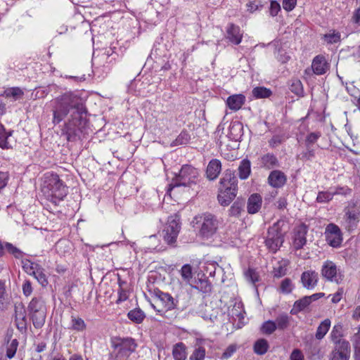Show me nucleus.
<instances>
[{"mask_svg": "<svg viewBox=\"0 0 360 360\" xmlns=\"http://www.w3.org/2000/svg\"><path fill=\"white\" fill-rule=\"evenodd\" d=\"M53 123L61 122L70 115L62 129L68 141H75L84 138L86 133L87 110L85 101L77 91H67L51 101Z\"/></svg>", "mask_w": 360, "mask_h": 360, "instance_id": "f257e3e1", "label": "nucleus"}, {"mask_svg": "<svg viewBox=\"0 0 360 360\" xmlns=\"http://www.w3.org/2000/svg\"><path fill=\"white\" fill-rule=\"evenodd\" d=\"M238 179L235 172L231 169L224 171L218 186L217 199L221 206H228L236 197Z\"/></svg>", "mask_w": 360, "mask_h": 360, "instance_id": "f03ea898", "label": "nucleus"}, {"mask_svg": "<svg viewBox=\"0 0 360 360\" xmlns=\"http://www.w3.org/2000/svg\"><path fill=\"white\" fill-rule=\"evenodd\" d=\"M191 224L201 238L208 239L217 233L219 221L214 214L204 212L195 216Z\"/></svg>", "mask_w": 360, "mask_h": 360, "instance_id": "7ed1b4c3", "label": "nucleus"}, {"mask_svg": "<svg viewBox=\"0 0 360 360\" xmlns=\"http://www.w3.org/2000/svg\"><path fill=\"white\" fill-rule=\"evenodd\" d=\"M46 185L42 188L46 198L55 205L63 200L68 194V190L63 181L57 174H51L46 181Z\"/></svg>", "mask_w": 360, "mask_h": 360, "instance_id": "20e7f679", "label": "nucleus"}, {"mask_svg": "<svg viewBox=\"0 0 360 360\" xmlns=\"http://www.w3.org/2000/svg\"><path fill=\"white\" fill-rule=\"evenodd\" d=\"M152 293L155 298V303L151 304L152 307L159 315L169 318L167 313L176 309L179 301L169 293L164 292L158 288L153 289Z\"/></svg>", "mask_w": 360, "mask_h": 360, "instance_id": "39448f33", "label": "nucleus"}, {"mask_svg": "<svg viewBox=\"0 0 360 360\" xmlns=\"http://www.w3.org/2000/svg\"><path fill=\"white\" fill-rule=\"evenodd\" d=\"M111 346L113 348L111 355L115 360H127L136 350L137 344L132 338L115 337L111 339Z\"/></svg>", "mask_w": 360, "mask_h": 360, "instance_id": "423d86ee", "label": "nucleus"}, {"mask_svg": "<svg viewBox=\"0 0 360 360\" xmlns=\"http://www.w3.org/2000/svg\"><path fill=\"white\" fill-rule=\"evenodd\" d=\"M198 175V171L195 167L188 165H183L179 174L169 185V190L178 186H190L196 183Z\"/></svg>", "mask_w": 360, "mask_h": 360, "instance_id": "0eeeda50", "label": "nucleus"}, {"mask_svg": "<svg viewBox=\"0 0 360 360\" xmlns=\"http://www.w3.org/2000/svg\"><path fill=\"white\" fill-rule=\"evenodd\" d=\"M281 224H283V221H278L268 229L264 241L268 250L273 253L276 252L284 242V233Z\"/></svg>", "mask_w": 360, "mask_h": 360, "instance_id": "6e6552de", "label": "nucleus"}, {"mask_svg": "<svg viewBox=\"0 0 360 360\" xmlns=\"http://www.w3.org/2000/svg\"><path fill=\"white\" fill-rule=\"evenodd\" d=\"M344 211L346 228L349 231L354 230L360 220V202L354 200L349 201Z\"/></svg>", "mask_w": 360, "mask_h": 360, "instance_id": "1a4fd4ad", "label": "nucleus"}, {"mask_svg": "<svg viewBox=\"0 0 360 360\" xmlns=\"http://www.w3.org/2000/svg\"><path fill=\"white\" fill-rule=\"evenodd\" d=\"M180 229L179 221L172 216L169 217L162 232L164 240L168 245H174L176 242Z\"/></svg>", "mask_w": 360, "mask_h": 360, "instance_id": "9d476101", "label": "nucleus"}, {"mask_svg": "<svg viewBox=\"0 0 360 360\" xmlns=\"http://www.w3.org/2000/svg\"><path fill=\"white\" fill-rule=\"evenodd\" d=\"M322 278L328 282L339 284L342 280V276L338 269L337 265L330 260L323 262L321 269Z\"/></svg>", "mask_w": 360, "mask_h": 360, "instance_id": "9b49d317", "label": "nucleus"}, {"mask_svg": "<svg viewBox=\"0 0 360 360\" xmlns=\"http://www.w3.org/2000/svg\"><path fill=\"white\" fill-rule=\"evenodd\" d=\"M326 240L328 244L333 248H338L342 242L340 229L334 224H329L325 231Z\"/></svg>", "mask_w": 360, "mask_h": 360, "instance_id": "f8f14e48", "label": "nucleus"}, {"mask_svg": "<svg viewBox=\"0 0 360 360\" xmlns=\"http://www.w3.org/2000/svg\"><path fill=\"white\" fill-rule=\"evenodd\" d=\"M15 324L18 330L25 333L27 328V318L26 309L22 302L15 304L14 307Z\"/></svg>", "mask_w": 360, "mask_h": 360, "instance_id": "ddd939ff", "label": "nucleus"}, {"mask_svg": "<svg viewBox=\"0 0 360 360\" xmlns=\"http://www.w3.org/2000/svg\"><path fill=\"white\" fill-rule=\"evenodd\" d=\"M319 274L314 270H307L301 274L300 281L303 288L314 290L319 283Z\"/></svg>", "mask_w": 360, "mask_h": 360, "instance_id": "4468645a", "label": "nucleus"}, {"mask_svg": "<svg viewBox=\"0 0 360 360\" xmlns=\"http://www.w3.org/2000/svg\"><path fill=\"white\" fill-rule=\"evenodd\" d=\"M350 356L349 342H342L334 346L330 360H349Z\"/></svg>", "mask_w": 360, "mask_h": 360, "instance_id": "2eb2a0df", "label": "nucleus"}, {"mask_svg": "<svg viewBox=\"0 0 360 360\" xmlns=\"http://www.w3.org/2000/svg\"><path fill=\"white\" fill-rule=\"evenodd\" d=\"M243 32L238 25L229 23L226 28V39L234 45H238L243 39Z\"/></svg>", "mask_w": 360, "mask_h": 360, "instance_id": "dca6fc26", "label": "nucleus"}, {"mask_svg": "<svg viewBox=\"0 0 360 360\" xmlns=\"http://www.w3.org/2000/svg\"><path fill=\"white\" fill-rule=\"evenodd\" d=\"M329 66L326 57L321 54L317 55L313 58L311 65L314 74L316 75H322L326 73Z\"/></svg>", "mask_w": 360, "mask_h": 360, "instance_id": "f3484780", "label": "nucleus"}, {"mask_svg": "<svg viewBox=\"0 0 360 360\" xmlns=\"http://www.w3.org/2000/svg\"><path fill=\"white\" fill-rule=\"evenodd\" d=\"M268 184L273 188H282L287 181V176L281 170H273L270 172L268 179Z\"/></svg>", "mask_w": 360, "mask_h": 360, "instance_id": "a211bd4d", "label": "nucleus"}, {"mask_svg": "<svg viewBox=\"0 0 360 360\" xmlns=\"http://www.w3.org/2000/svg\"><path fill=\"white\" fill-rule=\"evenodd\" d=\"M307 231L308 228L304 224H302L295 228L293 245L296 250L302 248L303 246L306 244V236Z\"/></svg>", "mask_w": 360, "mask_h": 360, "instance_id": "6ab92c4d", "label": "nucleus"}, {"mask_svg": "<svg viewBox=\"0 0 360 360\" xmlns=\"http://www.w3.org/2000/svg\"><path fill=\"white\" fill-rule=\"evenodd\" d=\"M244 308L241 302H236L232 308L229 309V315L235 320H238L237 328H241L244 325Z\"/></svg>", "mask_w": 360, "mask_h": 360, "instance_id": "aec40b11", "label": "nucleus"}, {"mask_svg": "<svg viewBox=\"0 0 360 360\" xmlns=\"http://www.w3.org/2000/svg\"><path fill=\"white\" fill-rule=\"evenodd\" d=\"M200 275L198 274V276ZM191 287L197 289L204 294H210L212 289V285L207 278L204 274L200 277L195 278L193 283H190Z\"/></svg>", "mask_w": 360, "mask_h": 360, "instance_id": "412c9836", "label": "nucleus"}, {"mask_svg": "<svg viewBox=\"0 0 360 360\" xmlns=\"http://www.w3.org/2000/svg\"><path fill=\"white\" fill-rule=\"evenodd\" d=\"M221 171V162L218 159H212L206 169V176L209 180L216 179Z\"/></svg>", "mask_w": 360, "mask_h": 360, "instance_id": "4be33fe9", "label": "nucleus"}, {"mask_svg": "<svg viewBox=\"0 0 360 360\" xmlns=\"http://www.w3.org/2000/svg\"><path fill=\"white\" fill-rule=\"evenodd\" d=\"M245 102V96L243 94H234L227 98L226 103L233 111L240 110Z\"/></svg>", "mask_w": 360, "mask_h": 360, "instance_id": "5701e85b", "label": "nucleus"}, {"mask_svg": "<svg viewBox=\"0 0 360 360\" xmlns=\"http://www.w3.org/2000/svg\"><path fill=\"white\" fill-rule=\"evenodd\" d=\"M262 202V200L259 194H252L248 200V212L251 214L257 213L261 208Z\"/></svg>", "mask_w": 360, "mask_h": 360, "instance_id": "b1692460", "label": "nucleus"}, {"mask_svg": "<svg viewBox=\"0 0 360 360\" xmlns=\"http://www.w3.org/2000/svg\"><path fill=\"white\" fill-rule=\"evenodd\" d=\"M27 311L28 314L36 311H47L44 299L41 297H34L28 304Z\"/></svg>", "mask_w": 360, "mask_h": 360, "instance_id": "393cba45", "label": "nucleus"}, {"mask_svg": "<svg viewBox=\"0 0 360 360\" xmlns=\"http://www.w3.org/2000/svg\"><path fill=\"white\" fill-rule=\"evenodd\" d=\"M261 167L266 169H271L279 167V162L276 156L273 153H266L260 158Z\"/></svg>", "mask_w": 360, "mask_h": 360, "instance_id": "a878e982", "label": "nucleus"}, {"mask_svg": "<svg viewBox=\"0 0 360 360\" xmlns=\"http://www.w3.org/2000/svg\"><path fill=\"white\" fill-rule=\"evenodd\" d=\"M28 316L36 329H40L44 326L46 318V311L29 313Z\"/></svg>", "mask_w": 360, "mask_h": 360, "instance_id": "bb28decb", "label": "nucleus"}, {"mask_svg": "<svg viewBox=\"0 0 360 360\" xmlns=\"http://www.w3.org/2000/svg\"><path fill=\"white\" fill-rule=\"evenodd\" d=\"M238 177L241 180L247 179L251 174V162L248 159H243L240 161L238 168Z\"/></svg>", "mask_w": 360, "mask_h": 360, "instance_id": "cd10ccee", "label": "nucleus"}, {"mask_svg": "<svg viewBox=\"0 0 360 360\" xmlns=\"http://www.w3.org/2000/svg\"><path fill=\"white\" fill-rule=\"evenodd\" d=\"M243 125L239 122L232 123L229 127L228 137L231 141H238L242 136Z\"/></svg>", "mask_w": 360, "mask_h": 360, "instance_id": "c85d7f7f", "label": "nucleus"}, {"mask_svg": "<svg viewBox=\"0 0 360 360\" xmlns=\"http://www.w3.org/2000/svg\"><path fill=\"white\" fill-rule=\"evenodd\" d=\"M342 326L340 324L335 325L330 333V338L334 344V346L343 342H349L345 339L342 338Z\"/></svg>", "mask_w": 360, "mask_h": 360, "instance_id": "c756f323", "label": "nucleus"}, {"mask_svg": "<svg viewBox=\"0 0 360 360\" xmlns=\"http://www.w3.org/2000/svg\"><path fill=\"white\" fill-rule=\"evenodd\" d=\"M172 355L174 360H186L187 356L186 345L183 342L175 344L172 349Z\"/></svg>", "mask_w": 360, "mask_h": 360, "instance_id": "7c9ffc66", "label": "nucleus"}, {"mask_svg": "<svg viewBox=\"0 0 360 360\" xmlns=\"http://www.w3.org/2000/svg\"><path fill=\"white\" fill-rule=\"evenodd\" d=\"M321 39L327 44H338L341 41V33L336 30H330L322 36Z\"/></svg>", "mask_w": 360, "mask_h": 360, "instance_id": "2f4dec72", "label": "nucleus"}, {"mask_svg": "<svg viewBox=\"0 0 360 360\" xmlns=\"http://www.w3.org/2000/svg\"><path fill=\"white\" fill-rule=\"evenodd\" d=\"M292 318L288 314L283 312L278 315L275 320L277 329L283 330L288 328Z\"/></svg>", "mask_w": 360, "mask_h": 360, "instance_id": "473e14b6", "label": "nucleus"}, {"mask_svg": "<svg viewBox=\"0 0 360 360\" xmlns=\"http://www.w3.org/2000/svg\"><path fill=\"white\" fill-rule=\"evenodd\" d=\"M309 304L310 302L307 297L304 296L295 302L293 307L290 310V314L292 315H295L299 312L304 311Z\"/></svg>", "mask_w": 360, "mask_h": 360, "instance_id": "72a5a7b5", "label": "nucleus"}, {"mask_svg": "<svg viewBox=\"0 0 360 360\" xmlns=\"http://www.w3.org/2000/svg\"><path fill=\"white\" fill-rule=\"evenodd\" d=\"M12 135V131H6L3 124H0V148L2 149L12 148L11 145L8 141L9 136Z\"/></svg>", "mask_w": 360, "mask_h": 360, "instance_id": "f704fd0d", "label": "nucleus"}, {"mask_svg": "<svg viewBox=\"0 0 360 360\" xmlns=\"http://www.w3.org/2000/svg\"><path fill=\"white\" fill-rule=\"evenodd\" d=\"M245 206V200L238 198L229 209V215L238 217L243 210Z\"/></svg>", "mask_w": 360, "mask_h": 360, "instance_id": "c9c22d12", "label": "nucleus"}, {"mask_svg": "<svg viewBox=\"0 0 360 360\" xmlns=\"http://www.w3.org/2000/svg\"><path fill=\"white\" fill-rule=\"evenodd\" d=\"M330 323L331 322L328 319L321 322L316 332L315 335L316 339L321 340L323 338L330 329Z\"/></svg>", "mask_w": 360, "mask_h": 360, "instance_id": "e433bc0d", "label": "nucleus"}, {"mask_svg": "<svg viewBox=\"0 0 360 360\" xmlns=\"http://www.w3.org/2000/svg\"><path fill=\"white\" fill-rule=\"evenodd\" d=\"M129 320L136 323H141L144 320L146 315L139 308L130 310L127 314Z\"/></svg>", "mask_w": 360, "mask_h": 360, "instance_id": "4c0bfd02", "label": "nucleus"}, {"mask_svg": "<svg viewBox=\"0 0 360 360\" xmlns=\"http://www.w3.org/2000/svg\"><path fill=\"white\" fill-rule=\"evenodd\" d=\"M3 95L6 98H13L14 101H17L23 96L24 92L20 87H10L4 91Z\"/></svg>", "mask_w": 360, "mask_h": 360, "instance_id": "58836bf2", "label": "nucleus"}, {"mask_svg": "<svg viewBox=\"0 0 360 360\" xmlns=\"http://www.w3.org/2000/svg\"><path fill=\"white\" fill-rule=\"evenodd\" d=\"M191 140V135L186 130H182L177 137L171 143V146H178L180 145H186Z\"/></svg>", "mask_w": 360, "mask_h": 360, "instance_id": "ea45409f", "label": "nucleus"}, {"mask_svg": "<svg viewBox=\"0 0 360 360\" xmlns=\"http://www.w3.org/2000/svg\"><path fill=\"white\" fill-rule=\"evenodd\" d=\"M41 266V264H39L37 262H33L30 259H26L22 261V269L25 273H27L29 275H32V274H34V272Z\"/></svg>", "mask_w": 360, "mask_h": 360, "instance_id": "a19ab883", "label": "nucleus"}, {"mask_svg": "<svg viewBox=\"0 0 360 360\" xmlns=\"http://www.w3.org/2000/svg\"><path fill=\"white\" fill-rule=\"evenodd\" d=\"M271 94V91L264 86H257L252 90V96L256 99L269 98Z\"/></svg>", "mask_w": 360, "mask_h": 360, "instance_id": "79ce46f5", "label": "nucleus"}, {"mask_svg": "<svg viewBox=\"0 0 360 360\" xmlns=\"http://www.w3.org/2000/svg\"><path fill=\"white\" fill-rule=\"evenodd\" d=\"M45 270L42 267L38 268L31 276H33L38 283L43 287H46L49 284L47 276L44 273Z\"/></svg>", "mask_w": 360, "mask_h": 360, "instance_id": "37998d69", "label": "nucleus"}, {"mask_svg": "<svg viewBox=\"0 0 360 360\" xmlns=\"http://www.w3.org/2000/svg\"><path fill=\"white\" fill-rule=\"evenodd\" d=\"M86 324L84 321L79 317L72 316L70 329L72 330L82 332L86 330Z\"/></svg>", "mask_w": 360, "mask_h": 360, "instance_id": "c03bdc74", "label": "nucleus"}, {"mask_svg": "<svg viewBox=\"0 0 360 360\" xmlns=\"http://www.w3.org/2000/svg\"><path fill=\"white\" fill-rule=\"evenodd\" d=\"M269 348L268 342L265 339H259L254 345V352L259 355L264 354Z\"/></svg>", "mask_w": 360, "mask_h": 360, "instance_id": "a18cd8bd", "label": "nucleus"}, {"mask_svg": "<svg viewBox=\"0 0 360 360\" xmlns=\"http://www.w3.org/2000/svg\"><path fill=\"white\" fill-rule=\"evenodd\" d=\"M18 347V341L17 339H13L10 342L8 341L6 355L8 359H12L15 356Z\"/></svg>", "mask_w": 360, "mask_h": 360, "instance_id": "49530a36", "label": "nucleus"}, {"mask_svg": "<svg viewBox=\"0 0 360 360\" xmlns=\"http://www.w3.org/2000/svg\"><path fill=\"white\" fill-rule=\"evenodd\" d=\"M276 329V323L271 320L264 321L261 326L262 333L266 335L272 334Z\"/></svg>", "mask_w": 360, "mask_h": 360, "instance_id": "de8ad7c7", "label": "nucleus"}, {"mask_svg": "<svg viewBox=\"0 0 360 360\" xmlns=\"http://www.w3.org/2000/svg\"><path fill=\"white\" fill-rule=\"evenodd\" d=\"M333 198L332 191H319L317 194L316 201L319 203H327Z\"/></svg>", "mask_w": 360, "mask_h": 360, "instance_id": "09e8293b", "label": "nucleus"}, {"mask_svg": "<svg viewBox=\"0 0 360 360\" xmlns=\"http://www.w3.org/2000/svg\"><path fill=\"white\" fill-rule=\"evenodd\" d=\"M181 276L184 281L190 283L192 279V266L188 264H184L181 269Z\"/></svg>", "mask_w": 360, "mask_h": 360, "instance_id": "8fccbe9b", "label": "nucleus"}, {"mask_svg": "<svg viewBox=\"0 0 360 360\" xmlns=\"http://www.w3.org/2000/svg\"><path fill=\"white\" fill-rule=\"evenodd\" d=\"M5 249L11 255H13L16 259L21 258L22 257V252L17 247L14 246L12 243L6 242Z\"/></svg>", "mask_w": 360, "mask_h": 360, "instance_id": "3c124183", "label": "nucleus"}, {"mask_svg": "<svg viewBox=\"0 0 360 360\" xmlns=\"http://www.w3.org/2000/svg\"><path fill=\"white\" fill-rule=\"evenodd\" d=\"M280 289L281 292L284 294H289L292 291L293 285L291 279L285 278L281 283Z\"/></svg>", "mask_w": 360, "mask_h": 360, "instance_id": "603ef678", "label": "nucleus"}, {"mask_svg": "<svg viewBox=\"0 0 360 360\" xmlns=\"http://www.w3.org/2000/svg\"><path fill=\"white\" fill-rule=\"evenodd\" d=\"M321 136V133L320 131L311 132L307 136L305 139V145L307 148L314 143H315L318 139Z\"/></svg>", "mask_w": 360, "mask_h": 360, "instance_id": "864d4df0", "label": "nucleus"}, {"mask_svg": "<svg viewBox=\"0 0 360 360\" xmlns=\"http://www.w3.org/2000/svg\"><path fill=\"white\" fill-rule=\"evenodd\" d=\"M205 357V349L202 347H199L193 351V354L190 356L189 360H204Z\"/></svg>", "mask_w": 360, "mask_h": 360, "instance_id": "5fc2aeb1", "label": "nucleus"}, {"mask_svg": "<svg viewBox=\"0 0 360 360\" xmlns=\"http://www.w3.org/2000/svg\"><path fill=\"white\" fill-rule=\"evenodd\" d=\"M119 285H120V288L117 290V293H118V299L117 300V303H120V302H124L125 300H127L128 298V295H127V291L124 290L122 288V283H124V281H122L120 278H119Z\"/></svg>", "mask_w": 360, "mask_h": 360, "instance_id": "6e6d98bb", "label": "nucleus"}, {"mask_svg": "<svg viewBox=\"0 0 360 360\" xmlns=\"http://www.w3.org/2000/svg\"><path fill=\"white\" fill-rule=\"evenodd\" d=\"M245 276L252 283H255L259 281V275L253 269L249 268L245 272Z\"/></svg>", "mask_w": 360, "mask_h": 360, "instance_id": "4d7b16f0", "label": "nucleus"}, {"mask_svg": "<svg viewBox=\"0 0 360 360\" xmlns=\"http://www.w3.org/2000/svg\"><path fill=\"white\" fill-rule=\"evenodd\" d=\"M333 196L337 195H347L352 192V190L347 186H338L334 191H331Z\"/></svg>", "mask_w": 360, "mask_h": 360, "instance_id": "13d9d810", "label": "nucleus"}, {"mask_svg": "<svg viewBox=\"0 0 360 360\" xmlns=\"http://www.w3.org/2000/svg\"><path fill=\"white\" fill-rule=\"evenodd\" d=\"M290 90L297 95L302 94L303 92V88L301 82L300 80L294 81L290 86Z\"/></svg>", "mask_w": 360, "mask_h": 360, "instance_id": "bf43d9fd", "label": "nucleus"}, {"mask_svg": "<svg viewBox=\"0 0 360 360\" xmlns=\"http://www.w3.org/2000/svg\"><path fill=\"white\" fill-rule=\"evenodd\" d=\"M23 295L26 297L30 296L33 291L32 283L29 280H25L22 285Z\"/></svg>", "mask_w": 360, "mask_h": 360, "instance_id": "052dcab7", "label": "nucleus"}, {"mask_svg": "<svg viewBox=\"0 0 360 360\" xmlns=\"http://www.w3.org/2000/svg\"><path fill=\"white\" fill-rule=\"evenodd\" d=\"M281 11V6L276 1H271L269 8V13L271 16L275 17Z\"/></svg>", "mask_w": 360, "mask_h": 360, "instance_id": "680f3d73", "label": "nucleus"}, {"mask_svg": "<svg viewBox=\"0 0 360 360\" xmlns=\"http://www.w3.org/2000/svg\"><path fill=\"white\" fill-rule=\"evenodd\" d=\"M315 157V152L314 150L311 148L310 146L309 148H307L306 151H304L301 154V159L305 160H311Z\"/></svg>", "mask_w": 360, "mask_h": 360, "instance_id": "e2e57ef3", "label": "nucleus"}, {"mask_svg": "<svg viewBox=\"0 0 360 360\" xmlns=\"http://www.w3.org/2000/svg\"><path fill=\"white\" fill-rule=\"evenodd\" d=\"M284 139L282 136L275 135L269 141V144L271 148H276L283 142Z\"/></svg>", "mask_w": 360, "mask_h": 360, "instance_id": "0e129e2a", "label": "nucleus"}, {"mask_svg": "<svg viewBox=\"0 0 360 360\" xmlns=\"http://www.w3.org/2000/svg\"><path fill=\"white\" fill-rule=\"evenodd\" d=\"M297 4V0H283V8L289 12L292 11Z\"/></svg>", "mask_w": 360, "mask_h": 360, "instance_id": "69168bd1", "label": "nucleus"}, {"mask_svg": "<svg viewBox=\"0 0 360 360\" xmlns=\"http://www.w3.org/2000/svg\"><path fill=\"white\" fill-rule=\"evenodd\" d=\"M274 277L281 278L286 274V269L280 265L279 266L274 268Z\"/></svg>", "mask_w": 360, "mask_h": 360, "instance_id": "338daca9", "label": "nucleus"}, {"mask_svg": "<svg viewBox=\"0 0 360 360\" xmlns=\"http://www.w3.org/2000/svg\"><path fill=\"white\" fill-rule=\"evenodd\" d=\"M290 360H304L302 352L298 349H295L290 354Z\"/></svg>", "mask_w": 360, "mask_h": 360, "instance_id": "774afa93", "label": "nucleus"}]
</instances>
